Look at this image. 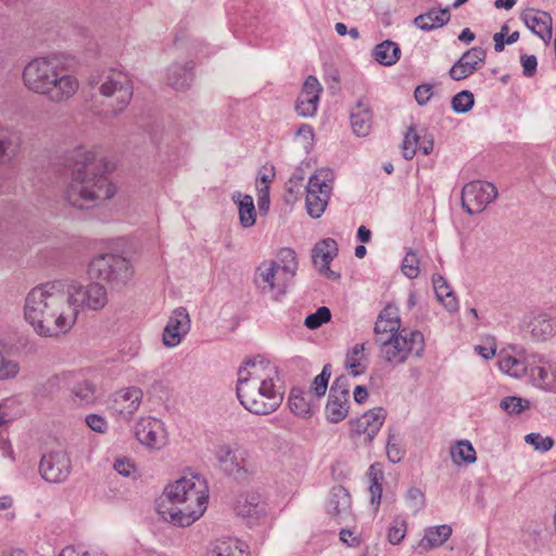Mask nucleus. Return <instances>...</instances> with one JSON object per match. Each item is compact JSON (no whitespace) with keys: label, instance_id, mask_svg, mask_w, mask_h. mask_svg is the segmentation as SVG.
I'll use <instances>...</instances> for the list:
<instances>
[{"label":"nucleus","instance_id":"f257e3e1","mask_svg":"<svg viewBox=\"0 0 556 556\" xmlns=\"http://www.w3.org/2000/svg\"><path fill=\"white\" fill-rule=\"evenodd\" d=\"M79 309L74 307L58 281L34 287L25 299L24 316L36 333L52 338L68 332Z\"/></svg>","mask_w":556,"mask_h":556},{"label":"nucleus","instance_id":"f03ea898","mask_svg":"<svg viewBox=\"0 0 556 556\" xmlns=\"http://www.w3.org/2000/svg\"><path fill=\"white\" fill-rule=\"evenodd\" d=\"M66 167L71 172V181L65 197L72 206L90 208L98 201L114 195L115 188L105 175L106 165L96 160L92 152L84 148L75 149L66 156Z\"/></svg>","mask_w":556,"mask_h":556},{"label":"nucleus","instance_id":"7ed1b4c3","mask_svg":"<svg viewBox=\"0 0 556 556\" xmlns=\"http://www.w3.org/2000/svg\"><path fill=\"white\" fill-rule=\"evenodd\" d=\"M207 498L204 479L184 477L165 488L156 502V511L174 526L188 527L204 514Z\"/></svg>","mask_w":556,"mask_h":556},{"label":"nucleus","instance_id":"20e7f679","mask_svg":"<svg viewBox=\"0 0 556 556\" xmlns=\"http://www.w3.org/2000/svg\"><path fill=\"white\" fill-rule=\"evenodd\" d=\"M25 86L54 103L65 102L78 90L77 78L60 66L55 59L36 58L23 71Z\"/></svg>","mask_w":556,"mask_h":556},{"label":"nucleus","instance_id":"39448f33","mask_svg":"<svg viewBox=\"0 0 556 556\" xmlns=\"http://www.w3.org/2000/svg\"><path fill=\"white\" fill-rule=\"evenodd\" d=\"M376 342L380 345L383 359L394 366L403 364L409 354L421 357L425 350L424 334L418 330L406 328L387 338L379 337Z\"/></svg>","mask_w":556,"mask_h":556},{"label":"nucleus","instance_id":"423d86ee","mask_svg":"<svg viewBox=\"0 0 556 556\" xmlns=\"http://www.w3.org/2000/svg\"><path fill=\"white\" fill-rule=\"evenodd\" d=\"M237 397L240 404L255 415H269L281 405L283 395L275 384H237Z\"/></svg>","mask_w":556,"mask_h":556},{"label":"nucleus","instance_id":"0eeeda50","mask_svg":"<svg viewBox=\"0 0 556 556\" xmlns=\"http://www.w3.org/2000/svg\"><path fill=\"white\" fill-rule=\"evenodd\" d=\"M90 276L106 282L111 289L121 290L127 286L134 275L130 262L119 254H101L89 265Z\"/></svg>","mask_w":556,"mask_h":556},{"label":"nucleus","instance_id":"6e6552de","mask_svg":"<svg viewBox=\"0 0 556 556\" xmlns=\"http://www.w3.org/2000/svg\"><path fill=\"white\" fill-rule=\"evenodd\" d=\"M89 85L98 86L99 92L104 97H116L117 108L112 110V116L124 112L132 99V81L127 74L113 68L90 75Z\"/></svg>","mask_w":556,"mask_h":556},{"label":"nucleus","instance_id":"1a4fd4ad","mask_svg":"<svg viewBox=\"0 0 556 556\" xmlns=\"http://www.w3.org/2000/svg\"><path fill=\"white\" fill-rule=\"evenodd\" d=\"M501 368L505 369L511 376L518 377L521 372L527 374L533 384L541 389H548L556 380V375L552 372L548 362L542 355L531 354L525 361L507 356L500 361Z\"/></svg>","mask_w":556,"mask_h":556},{"label":"nucleus","instance_id":"9d476101","mask_svg":"<svg viewBox=\"0 0 556 556\" xmlns=\"http://www.w3.org/2000/svg\"><path fill=\"white\" fill-rule=\"evenodd\" d=\"M334 175L328 167L318 168L309 177L306 187L305 205L312 218H319L325 212L332 191Z\"/></svg>","mask_w":556,"mask_h":556},{"label":"nucleus","instance_id":"9b49d317","mask_svg":"<svg viewBox=\"0 0 556 556\" xmlns=\"http://www.w3.org/2000/svg\"><path fill=\"white\" fill-rule=\"evenodd\" d=\"M292 281L279 268V263L265 261L258 265L254 275L256 288L264 294L269 293L275 301H279L287 294L289 283Z\"/></svg>","mask_w":556,"mask_h":556},{"label":"nucleus","instance_id":"f8f14e48","mask_svg":"<svg viewBox=\"0 0 556 556\" xmlns=\"http://www.w3.org/2000/svg\"><path fill=\"white\" fill-rule=\"evenodd\" d=\"M216 458L223 471L237 481L249 480L257 470L255 462L243 448L232 450L229 446H220Z\"/></svg>","mask_w":556,"mask_h":556},{"label":"nucleus","instance_id":"ddd939ff","mask_svg":"<svg viewBox=\"0 0 556 556\" xmlns=\"http://www.w3.org/2000/svg\"><path fill=\"white\" fill-rule=\"evenodd\" d=\"M497 197L496 187L488 181L475 180L462 190V207L469 214L481 213Z\"/></svg>","mask_w":556,"mask_h":556},{"label":"nucleus","instance_id":"4468645a","mask_svg":"<svg viewBox=\"0 0 556 556\" xmlns=\"http://www.w3.org/2000/svg\"><path fill=\"white\" fill-rule=\"evenodd\" d=\"M278 377L277 366L262 356H256L245 359L239 367L237 384H242V382L263 386L275 384V379H278Z\"/></svg>","mask_w":556,"mask_h":556},{"label":"nucleus","instance_id":"2eb2a0df","mask_svg":"<svg viewBox=\"0 0 556 556\" xmlns=\"http://www.w3.org/2000/svg\"><path fill=\"white\" fill-rule=\"evenodd\" d=\"M38 470L45 481L49 483H62L71 475L72 463L65 452H50L42 455Z\"/></svg>","mask_w":556,"mask_h":556},{"label":"nucleus","instance_id":"dca6fc26","mask_svg":"<svg viewBox=\"0 0 556 556\" xmlns=\"http://www.w3.org/2000/svg\"><path fill=\"white\" fill-rule=\"evenodd\" d=\"M350 392L348 389V379L345 376L336 378L330 387L328 401L326 404L327 420L337 424L342 421L349 413Z\"/></svg>","mask_w":556,"mask_h":556},{"label":"nucleus","instance_id":"f3484780","mask_svg":"<svg viewBox=\"0 0 556 556\" xmlns=\"http://www.w3.org/2000/svg\"><path fill=\"white\" fill-rule=\"evenodd\" d=\"M66 294L70 303L77 309L84 306L91 311H100L108 304L106 289L99 282L74 287L73 292Z\"/></svg>","mask_w":556,"mask_h":556},{"label":"nucleus","instance_id":"a211bd4d","mask_svg":"<svg viewBox=\"0 0 556 556\" xmlns=\"http://www.w3.org/2000/svg\"><path fill=\"white\" fill-rule=\"evenodd\" d=\"M486 51L482 47H473L462 54V56L452 65L448 76L455 81L463 80L485 63Z\"/></svg>","mask_w":556,"mask_h":556},{"label":"nucleus","instance_id":"6ab92c4d","mask_svg":"<svg viewBox=\"0 0 556 556\" xmlns=\"http://www.w3.org/2000/svg\"><path fill=\"white\" fill-rule=\"evenodd\" d=\"M190 330V317L185 307L173 311L163 332V343L166 346H177Z\"/></svg>","mask_w":556,"mask_h":556},{"label":"nucleus","instance_id":"aec40b11","mask_svg":"<svg viewBox=\"0 0 556 556\" xmlns=\"http://www.w3.org/2000/svg\"><path fill=\"white\" fill-rule=\"evenodd\" d=\"M323 87L315 76H308L303 84L301 93L298 97L295 111L303 117L314 116Z\"/></svg>","mask_w":556,"mask_h":556},{"label":"nucleus","instance_id":"412c9836","mask_svg":"<svg viewBox=\"0 0 556 556\" xmlns=\"http://www.w3.org/2000/svg\"><path fill=\"white\" fill-rule=\"evenodd\" d=\"M320 401L313 395L312 391H305L293 387L290 390L288 405L290 410L298 417L308 419L319 408Z\"/></svg>","mask_w":556,"mask_h":556},{"label":"nucleus","instance_id":"4be33fe9","mask_svg":"<svg viewBox=\"0 0 556 556\" xmlns=\"http://www.w3.org/2000/svg\"><path fill=\"white\" fill-rule=\"evenodd\" d=\"M520 18L526 26L545 43L552 39V16L549 13L534 8L522 11Z\"/></svg>","mask_w":556,"mask_h":556},{"label":"nucleus","instance_id":"5701e85b","mask_svg":"<svg viewBox=\"0 0 556 556\" xmlns=\"http://www.w3.org/2000/svg\"><path fill=\"white\" fill-rule=\"evenodd\" d=\"M142 391L136 387L122 389L114 394L112 409L124 419H129L139 408Z\"/></svg>","mask_w":556,"mask_h":556},{"label":"nucleus","instance_id":"b1692460","mask_svg":"<svg viewBox=\"0 0 556 556\" xmlns=\"http://www.w3.org/2000/svg\"><path fill=\"white\" fill-rule=\"evenodd\" d=\"M66 379L76 404L87 406L96 402L97 386L92 381L86 379L81 374H68Z\"/></svg>","mask_w":556,"mask_h":556},{"label":"nucleus","instance_id":"393cba45","mask_svg":"<svg viewBox=\"0 0 556 556\" xmlns=\"http://www.w3.org/2000/svg\"><path fill=\"white\" fill-rule=\"evenodd\" d=\"M386 417L387 412L382 407L369 409L354 421L356 433L366 434V442L371 443L380 431Z\"/></svg>","mask_w":556,"mask_h":556},{"label":"nucleus","instance_id":"a878e982","mask_svg":"<svg viewBox=\"0 0 556 556\" xmlns=\"http://www.w3.org/2000/svg\"><path fill=\"white\" fill-rule=\"evenodd\" d=\"M160 430L161 425L156 419L142 418L135 427V437L143 445L160 448L164 444Z\"/></svg>","mask_w":556,"mask_h":556},{"label":"nucleus","instance_id":"bb28decb","mask_svg":"<svg viewBox=\"0 0 556 556\" xmlns=\"http://www.w3.org/2000/svg\"><path fill=\"white\" fill-rule=\"evenodd\" d=\"M353 132L358 137H366L371 129L372 112L369 104L361 99L353 108L351 115Z\"/></svg>","mask_w":556,"mask_h":556},{"label":"nucleus","instance_id":"cd10ccee","mask_svg":"<svg viewBox=\"0 0 556 556\" xmlns=\"http://www.w3.org/2000/svg\"><path fill=\"white\" fill-rule=\"evenodd\" d=\"M193 68L194 63L192 61H188L185 64H172L166 74L167 84L176 90L187 89L194 77Z\"/></svg>","mask_w":556,"mask_h":556},{"label":"nucleus","instance_id":"c85d7f7f","mask_svg":"<svg viewBox=\"0 0 556 556\" xmlns=\"http://www.w3.org/2000/svg\"><path fill=\"white\" fill-rule=\"evenodd\" d=\"M451 20L448 8L430 9L414 18V25L421 30L430 31L446 25Z\"/></svg>","mask_w":556,"mask_h":556},{"label":"nucleus","instance_id":"c756f323","mask_svg":"<svg viewBox=\"0 0 556 556\" xmlns=\"http://www.w3.org/2000/svg\"><path fill=\"white\" fill-rule=\"evenodd\" d=\"M22 144L17 131L0 125V163L11 161L20 151Z\"/></svg>","mask_w":556,"mask_h":556},{"label":"nucleus","instance_id":"7c9ffc66","mask_svg":"<svg viewBox=\"0 0 556 556\" xmlns=\"http://www.w3.org/2000/svg\"><path fill=\"white\" fill-rule=\"evenodd\" d=\"M351 503V495L348 490L342 485H336L331 489L327 502V511L332 517H342V515L349 513Z\"/></svg>","mask_w":556,"mask_h":556},{"label":"nucleus","instance_id":"2f4dec72","mask_svg":"<svg viewBox=\"0 0 556 556\" xmlns=\"http://www.w3.org/2000/svg\"><path fill=\"white\" fill-rule=\"evenodd\" d=\"M432 285L438 301L441 302L448 312H456L458 309V301L446 279L439 274H434L432 276Z\"/></svg>","mask_w":556,"mask_h":556},{"label":"nucleus","instance_id":"473e14b6","mask_svg":"<svg viewBox=\"0 0 556 556\" xmlns=\"http://www.w3.org/2000/svg\"><path fill=\"white\" fill-rule=\"evenodd\" d=\"M232 201L238 205L240 225L243 228L252 227L256 220L253 198L237 191L232 194Z\"/></svg>","mask_w":556,"mask_h":556},{"label":"nucleus","instance_id":"72a5a7b5","mask_svg":"<svg viewBox=\"0 0 556 556\" xmlns=\"http://www.w3.org/2000/svg\"><path fill=\"white\" fill-rule=\"evenodd\" d=\"M364 351L365 343H357L345 355L344 365L354 377L363 375L368 368L369 361Z\"/></svg>","mask_w":556,"mask_h":556},{"label":"nucleus","instance_id":"f704fd0d","mask_svg":"<svg viewBox=\"0 0 556 556\" xmlns=\"http://www.w3.org/2000/svg\"><path fill=\"white\" fill-rule=\"evenodd\" d=\"M372 56L379 64L392 66L401 58V48L392 40H384L374 48Z\"/></svg>","mask_w":556,"mask_h":556},{"label":"nucleus","instance_id":"c9c22d12","mask_svg":"<svg viewBox=\"0 0 556 556\" xmlns=\"http://www.w3.org/2000/svg\"><path fill=\"white\" fill-rule=\"evenodd\" d=\"M338 243L332 238H326L318 241L312 249V261L318 266L319 260L321 265H330L332 260L338 255Z\"/></svg>","mask_w":556,"mask_h":556},{"label":"nucleus","instance_id":"e433bc0d","mask_svg":"<svg viewBox=\"0 0 556 556\" xmlns=\"http://www.w3.org/2000/svg\"><path fill=\"white\" fill-rule=\"evenodd\" d=\"M530 326L531 336L538 341H546L556 334V319L546 314L535 316Z\"/></svg>","mask_w":556,"mask_h":556},{"label":"nucleus","instance_id":"4c0bfd02","mask_svg":"<svg viewBox=\"0 0 556 556\" xmlns=\"http://www.w3.org/2000/svg\"><path fill=\"white\" fill-rule=\"evenodd\" d=\"M452 535V527L448 525H441L430 527L426 530L425 536L421 539L419 545L425 549L439 547L446 542Z\"/></svg>","mask_w":556,"mask_h":556},{"label":"nucleus","instance_id":"58836bf2","mask_svg":"<svg viewBox=\"0 0 556 556\" xmlns=\"http://www.w3.org/2000/svg\"><path fill=\"white\" fill-rule=\"evenodd\" d=\"M370 502L378 508L382 495V481L384 479L382 465L375 463L368 469Z\"/></svg>","mask_w":556,"mask_h":556},{"label":"nucleus","instance_id":"ea45409f","mask_svg":"<svg viewBox=\"0 0 556 556\" xmlns=\"http://www.w3.org/2000/svg\"><path fill=\"white\" fill-rule=\"evenodd\" d=\"M244 545L238 540H217L208 549L207 556H244Z\"/></svg>","mask_w":556,"mask_h":556},{"label":"nucleus","instance_id":"a19ab883","mask_svg":"<svg viewBox=\"0 0 556 556\" xmlns=\"http://www.w3.org/2000/svg\"><path fill=\"white\" fill-rule=\"evenodd\" d=\"M277 258L276 262L279 263V268L287 277L293 279L298 270V260L294 250L283 248L278 252Z\"/></svg>","mask_w":556,"mask_h":556},{"label":"nucleus","instance_id":"79ce46f5","mask_svg":"<svg viewBox=\"0 0 556 556\" xmlns=\"http://www.w3.org/2000/svg\"><path fill=\"white\" fill-rule=\"evenodd\" d=\"M405 456V448L402 446V439L399 433L389 429L387 441V457L392 464L400 463Z\"/></svg>","mask_w":556,"mask_h":556},{"label":"nucleus","instance_id":"37998d69","mask_svg":"<svg viewBox=\"0 0 556 556\" xmlns=\"http://www.w3.org/2000/svg\"><path fill=\"white\" fill-rule=\"evenodd\" d=\"M451 455L455 463L472 464L476 462V451L469 441H459L451 448Z\"/></svg>","mask_w":556,"mask_h":556},{"label":"nucleus","instance_id":"c03bdc74","mask_svg":"<svg viewBox=\"0 0 556 556\" xmlns=\"http://www.w3.org/2000/svg\"><path fill=\"white\" fill-rule=\"evenodd\" d=\"M330 377H331V365L326 364V365H324L321 372L314 378V380L311 384V388L308 391H312L313 395H315V397H317L319 401L326 394Z\"/></svg>","mask_w":556,"mask_h":556},{"label":"nucleus","instance_id":"a18cd8bd","mask_svg":"<svg viewBox=\"0 0 556 556\" xmlns=\"http://www.w3.org/2000/svg\"><path fill=\"white\" fill-rule=\"evenodd\" d=\"M475 104L473 93L469 90H462L456 93L451 101L454 112L463 114L469 112Z\"/></svg>","mask_w":556,"mask_h":556},{"label":"nucleus","instance_id":"49530a36","mask_svg":"<svg viewBox=\"0 0 556 556\" xmlns=\"http://www.w3.org/2000/svg\"><path fill=\"white\" fill-rule=\"evenodd\" d=\"M419 141L420 136L416 132L415 127L410 126L405 134L402 144L403 157L405 160H412L416 155Z\"/></svg>","mask_w":556,"mask_h":556},{"label":"nucleus","instance_id":"de8ad7c7","mask_svg":"<svg viewBox=\"0 0 556 556\" xmlns=\"http://www.w3.org/2000/svg\"><path fill=\"white\" fill-rule=\"evenodd\" d=\"M530 402L518 396H506L501 403L500 407L508 414L519 415L525 409L529 408Z\"/></svg>","mask_w":556,"mask_h":556},{"label":"nucleus","instance_id":"09e8293b","mask_svg":"<svg viewBox=\"0 0 556 556\" xmlns=\"http://www.w3.org/2000/svg\"><path fill=\"white\" fill-rule=\"evenodd\" d=\"M330 318H331L330 309L326 306H320L319 308H317V311L315 313L306 316V318L304 320V325L308 329L314 330V329L319 328L323 324L329 321Z\"/></svg>","mask_w":556,"mask_h":556},{"label":"nucleus","instance_id":"8fccbe9b","mask_svg":"<svg viewBox=\"0 0 556 556\" xmlns=\"http://www.w3.org/2000/svg\"><path fill=\"white\" fill-rule=\"evenodd\" d=\"M402 271L409 278L415 279L419 274V258L413 251H408L402 262Z\"/></svg>","mask_w":556,"mask_h":556},{"label":"nucleus","instance_id":"3c124183","mask_svg":"<svg viewBox=\"0 0 556 556\" xmlns=\"http://www.w3.org/2000/svg\"><path fill=\"white\" fill-rule=\"evenodd\" d=\"M528 444L532 445L536 451L547 452L554 445V440L551 437H543L540 433H528L525 437Z\"/></svg>","mask_w":556,"mask_h":556},{"label":"nucleus","instance_id":"603ef678","mask_svg":"<svg viewBox=\"0 0 556 556\" xmlns=\"http://www.w3.org/2000/svg\"><path fill=\"white\" fill-rule=\"evenodd\" d=\"M374 331L376 339H378L379 337L387 338L389 334L399 333L401 330L400 325L389 324L388 320L384 319H377Z\"/></svg>","mask_w":556,"mask_h":556},{"label":"nucleus","instance_id":"864d4df0","mask_svg":"<svg viewBox=\"0 0 556 556\" xmlns=\"http://www.w3.org/2000/svg\"><path fill=\"white\" fill-rule=\"evenodd\" d=\"M85 420L87 426L94 432L104 433L108 430L106 419L99 414H89Z\"/></svg>","mask_w":556,"mask_h":556},{"label":"nucleus","instance_id":"5fc2aeb1","mask_svg":"<svg viewBox=\"0 0 556 556\" xmlns=\"http://www.w3.org/2000/svg\"><path fill=\"white\" fill-rule=\"evenodd\" d=\"M433 86L431 84H424L417 86L414 92L415 100L419 105H426L431 99Z\"/></svg>","mask_w":556,"mask_h":556},{"label":"nucleus","instance_id":"6e6d98bb","mask_svg":"<svg viewBox=\"0 0 556 556\" xmlns=\"http://www.w3.org/2000/svg\"><path fill=\"white\" fill-rule=\"evenodd\" d=\"M520 63L522 65V73L526 77H532L536 73L538 60L535 55L522 54L520 56Z\"/></svg>","mask_w":556,"mask_h":556},{"label":"nucleus","instance_id":"4d7b16f0","mask_svg":"<svg viewBox=\"0 0 556 556\" xmlns=\"http://www.w3.org/2000/svg\"><path fill=\"white\" fill-rule=\"evenodd\" d=\"M406 522L401 520L400 525L396 522L389 529L388 539L391 544H399L405 535Z\"/></svg>","mask_w":556,"mask_h":556},{"label":"nucleus","instance_id":"13d9d810","mask_svg":"<svg viewBox=\"0 0 556 556\" xmlns=\"http://www.w3.org/2000/svg\"><path fill=\"white\" fill-rule=\"evenodd\" d=\"M257 205L261 214H266L268 212L270 205L268 186H264L258 190Z\"/></svg>","mask_w":556,"mask_h":556},{"label":"nucleus","instance_id":"bf43d9fd","mask_svg":"<svg viewBox=\"0 0 556 556\" xmlns=\"http://www.w3.org/2000/svg\"><path fill=\"white\" fill-rule=\"evenodd\" d=\"M378 319L388 320V323L393 325H400L401 320L397 316V309L394 306L387 305L379 314Z\"/></svg>","mask_w":556,"mask_h":556},{"label":"nucleus","instance_id":"052dcab7","mask_svg":"<svg viewBox=\"0 0 556 556\" xmlns=\"http://www.w3.org/2000/svg\"><path fill=\"white\" fill-rule=\"evenodd\" d=\"M114 469L124 477H129L134 471V465L128 459H117Z\"/></svg>","mask_w":556,"mask_h":556},{"label":"nucleus","instance_id":"680f3d73","mask_svg":"<svg viewBox=\"0 0 556 556\" xmlns=\"http://www.w3.org/2000/svg\"><path fill=\"white\" fill-rule=\"evenodd\" d=\"M305 179V172L298 167L289 178V185L300 186Z\"/></svg>","mask_w":556,"mask_h":556},{"label":"nucleus","instance_id":"e2e57ef3","mask_svg":"<svg viewBox=\"0 0 556 556\" xmlns=\"http://www.w3.org/2000/svg\"><path fill=\"white\" fill-rule=\"evenodd\" d=\"M368 397V391L364 386H357L354 390V401L358 404L364 403Z\"/></svg>","mask_w":556,"mask_h":556},{"label":"nucleus","instance_id":"0e129e2a","mask_svg":"<svg viewBox=\"0 0 556 556\" xmlns=\"http://www.w3.org/2000/svg\"><path fill=\"white\" fill-rule=\"evenodd\" d=\"M275 177V170L274 166H270V168L263 167V170L258 174V179L268 184Z\"/></svg>","mask_w":556,"mask_h":556},{"label":"nucleus","instance_id":"69168bd1","mask_svg":"<svg viewBox=\"0 0 556 556\" xmlns=\"http://www.w3.org/2000/svg\"><path fill=\"white\" fill-rule=\"evenodd\" d=\"M406 497L408 501L419 502V504L424 502V493L417 488H410L407 491Z\"/></svg>","mask_w":556,"mask_h":556},{"label":"nucleus","instance_id":"338daca9","mask_svg":"<svg viewBox=\"0 0 556 556\" xmlns=\"http://www.w3.org/2000/svg\"><path fill=\"white\" fill-rule=\"evenodd\" d=\"M419 149L422 151L425 155H429L433 150V139L430 138H424L421 142L419 143Z\"/></svg>","mask_w":556,"mask_h":556},{"label":"nucleus","instance_id":"774afa93","mask_svg":"<svg viewBox=\"0 0 556 556\" xmlns=\"http://www.w3.org/2000/svg\"><path fill=\"white\" fill-rule=\"evenodd\" d=\"M357 239L364 243L369 242L371 239V231L365 226H359L357 229Z\"/></svg>","mask_w":556,"mask_h":556}]
</instances>
